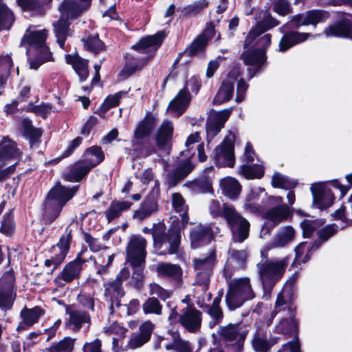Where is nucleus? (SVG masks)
Masks as SVG:
<instances>
[{
  "label": "nucleus",
  "mask_w": 352,
  "mask_h": 352,
  "mask_svg": "<svg viewBox=\"0 0 352 352\" xmlns=\"http://www.w3.org/2000/svg\"><path fill=\"white\" fill-rule=\"evenodd\" d=\"M166 228L164 224L155 225L153 229L144 228V233H151L153 238V244L155 248H162L166 243L168 244V253L175 254L177 252L181 241V228L178 223L175 225L172 221L168 233H165Z\"/></svg>",
  "instance_id": "4"
},
{
  "label": "nucleus",
  "mask_w": 352,
  "mask_h": 352,
  "mask_svg": "<svg viewBox=\"0 0 352 352\" xmlns=\"http://www.w3.org/2000/svg\"><path fill=\"white\" fill-rule=\"evenodd\" d=\"M221 298L216 297L212 302L211 307L209 309V314L212 318L213 321L209 323L210 327H213L217 324L219 323L223 318V312L219 307Z\"/></svg>",
  "instance_id": "51"
},
{
  "label": "nucleus",
  "mask_w": 352,
  "mask_h": 352,
  "mask_svg": "<svg viewBox=\"0 0 352 352\" xmlns=\"http://www.w3.org/2000/svg\"><path fill=\"white\" fill-rule=\"evenodd\" d=\"M131 205L132 204L129 201H113L111 203L109 208L105 212L106 217L109 221H111L119 217L122 212L129 210Z\"/></svg>",
  "instance_id": "44"
},
{
  "label": "nucleus",
  "mask_w": 352,
  "mask_h": 352,
  "mask_svg": "<svg viewBox=\"0 0 352 352\" xmlns=\"http://www.w3.org/2000/svg\"><path fill=\"white\" fill-rule=\"evenodd\" d=\"M274 11L280 16L290 13L291 8L287 0H278L274 5Z\"/></svg>",
  "instance_id": "64"
},
{
  "label": "nucleus",
  "mask_w": 352,
  "mask_h": 352,
  "mask_svg": "<svg viewBox=\"0 0 352 352\" xmlns=\"http://www.w3.org/2000/svg\"><path fill=\"white\" fill-rule=\"evenodd\" d=\"M212 237V231L210 226H203L202 224L196 225L190 231L191 246L193 248H197L208 243Z\"/></svg>",
  "instance_id": "26"
},
{
  "label": "nucleus",
  "mask_w": 352,
  "mask_h": 352,
  "mask_svg": "<svg viewBox=\"0 0 352 352\" xmlns=\"http://www.w3.org/2000/svg\"><path fill=\"white\" fill-rule=\"evenodd\" d=\"M113 258V254L109 255L102 253L98 255V258L96 259V263L100 265V267L98 269V273L102 274L104 272L107 267L111 264Z\"/></svg>",
  "instance_id": "61"
},
{
  "label": "nucleus",
  "mask_w": 352,
  "mask_h": 352,
  "mask_svg": "<svg viewBox=\"0 0 352 352\" xmlns=\"http://www.w3.org/2000/svg\"><path fill=\"white\" fill-rule=\"evenodd\" d=\"M91 0H65L59 6L60 18L54 23V32L57 42L61 48L64 47L65 40L68 35L69 19L79 16L91 5Z\"/></svg>",
  "instance_id": "2"
},
{
  "label": "nucleus",
  "mask_w": 352,
  "mask_h": 352,
  "mask_svg": "<svg viewBox=\"0 0 352 352\" xmlns=\"http://www.w3.org/2000/svg\"><path fill=\"white\" fill-rule=\"evenodd\" d=\"M12 66V61L9 55L0 56V85H3L6 81V76L9 69Z\"/></svg>",
  "instance_id": "60"
},
{
  "label": "nucleus",
  "mask_w": 352,
  "mask_h": 352,
  "mask_svg": "<svg viewBox=\"0 0 352 352\" xmlns=\"http://www.w3.org/2000/svg\"><path fill=\"white\" fill-rule=\"evenodd\" d=\"M208 210L213 217L223 216L231 228L234 241L241 243L248 238L250 223L232 206L223 204L222 210L220 202L212 199L209 203Z\"/></svg>",
  "instance_id": "1"
},
{
  "label": "nucleus",
  "mask_w": 352,
  "mask_h": 352,
  "mask_svg": "<svg viewBox=\"0 0 352 352\" xmlns=\"http://www.w3.org/2000/svg\"><path fill=\"white\" fill-rule=\"evenodd\" d=\"M200 87V80L197 76L191 77L186 82L185 87L180 90L177 95L171 100L168 105L169 110L172 111L177 117L180 116L185 111L190 102L188 89L197 94Z\"/></svg>",
  "instance_id": "7"
},
{
  "label": "nucleus",
  "mask_w": 352,
  "mask_h": 352,
  "mask_svg": "<svg viewBox=\"0 0 352 352\" xmlns=\"http://www.w3.org/2000/svg\"><path fill=\"white\" fill-rule=\"evenodd\" d=\"M82 261L80 258L67 263L56 278V281L60 285H64L78 278L82 270Z\"/></svg>",
  "instance_id": "25"
},
{
  "label": "nucleus",
  "mask_w": 352,
  "mask_h": 352,
  "mask_svg": "<svg viewBox=\"0 0 352 352\" xmlns=\"http://www.w3.org/2000/svg\"><path fill=\"white\" fill-rule=\"evenodd\" d=\"M304 237L309 238L318 227L316 221L305 219L300 223Z\"/></svg>",
  "instance_id": "63"
},
{
  "label": "nucleus",
  "mask_w": 352,
  "mask_h": 352,
  "mask_svg": "<svg viewBox=\"0 0 352 352\" xmlns=\"http://www.w3.org/2000/svg\"><path fill=\"white\" fill-rule=\"evenodd\" d=\"M36 50H38V63H34L32 61L30 62V65L31 69H36L40 65H41L43 63L47 61L51 58V54L50 53V51L47 48V47L45 45V43L43 44V46H39Z\"/></svg>",
  "instance_id": "59"
},
{
  "label": "nucleus",
  "mask_w": 352,
  "mask_h": 352,
  "mask_svg": "<svg viewBox=\"0 0 352 352\" xmlns=\"http://www.w3.org/2000/svg\"><path fill=\"white\" fill-rule=\"evenodd\" d=\"M296 232L292 226H283L277 230L272 240L265 246L264 251L284 248L294 240Z\"/></svg>",
  "instance_id": "15"
},
{
  "label": "nucleus",
  "mask_w": 352,
  "mask_h": 352,
  "mask_svg": "<svg viewBox=\"0 0 352 352\" xmlns=\"http://www.w3.org/2000/svg\"><path fill=\"white\" fill-rule=\"evenodd\" d=\"M91 169V168L87 164L81 160L71 168L69 173L65 176V178L69 182H79Z\"/></svg>",
  "instance_id": "41"
},
{
  "label": "nucleus",
  "mask_w": 352,
  "mask_h": 352,
  "mask_svg": "<svg viewBox=\"0 0 352 352\" xmlns=\"http://www.w3.org/2000/svg\"><path fill=\"white\" fill-rule=\"evenodd\" d=\"M279 22L273 18L269 13H265L263 19L258 22L252 28L245 39V47L252 45L256 38L263 32L277 26Z\"/></svg>",
  "instance_id": "21"
},
{
  "label": "nucleus",
  "mask_w": 352,
  "mask_h": 352,
  "mask_svg": "<svg viewBox=\"0 0 352 352\" xmlns=\"http://www.w3.org/2000/svg\"><path fill=\"white\" fill-rule=\"evenodd\" d=\"M308 33H300L291 32L285 34L279 43V49L281 52H285L292 46L306 41L309 36Z\"/></svg>",
  "instance_id": "34"
},
{
  "label": "nucleus",
  "mask_w": 352,
  "mask_h": 352,
  "mask_svg": "<svg viewBox=\"0 0 352 352\" xmlns=\"http://www.w3.org/2000/svg\"><path fill=\"white\" fill-rule=\"evenodd\" d=\"M185 185L188 186L196 193L209 192L212 190V182L208 178H201Z\"/></svg>",
  "instance_id": "48"
},
{
  "label": "nucleus",
  "mask_w": 352,
  "mask_h": 352,
  "mask_svg": "<svg viewBox=\"0 0 352 352\" xmlns=\"http://www.w3.org/2000/svg\"><path fill=\"white\" fill-rule=\"evenodd\" d=\"M43 314V309L38 307H35L32 309L24 308L21 311L22 321L16 327V330L20 331L32 327L34 323L38 321L39 318Z\"/></svg>",
  "instance_id": "30"
},
{
  "label": "nucleus",
  "mask_w": 352,
  "mask_h": 352,
  "mask_svg": "<svg viewBox=\"0 0 352 352\" xmlns=\"http://www.w3.org/2000/svg\"><path fill=\"white\" fill-rule=\"evenodd\" d=\"M214 28L212 26L208 27L204 33L199 36L191 44L189 47V52L190 54H195L201 51L205 46L209 38H211L213 32Z\"/></svg>",
  "instance_id": "43"
},
{
  "label": "nucleus",
  "mask_w": 352,
  "mask_h": 352,
  "mask_svg": "<svg viewBox=\"0 0 352 352\" xmlns=\"http://www.w3.org/2000/svg\"><path fill=\"white\" fill-rule=\"evenodd\" d=\"M272 185L275 188L287 189L295 187L296 182L294 180L289 179L287 177L283 175L276 173L272 177Z\"/></svg>",
  "instance_id": "50"
},
{
  "label": "nucleus",
  "mask_w": 352,
  "mask_h": 352,
  "mask_svg": "<svg viewBox=\"0 0 352 352\" xmlns=\"http://www.w3.org/2000/svg\"><path fill=\"white\" fill-rule=\"evenodd\" d=\"M313 206L320 210L331 206L334 201V195L331 189L323 184H316L311 186Z\"/></svg>",
  "instance_id": "14"
},
{
  "label": "nucleus",
  "mask_w": 352,
  "mask_h": 352,
  "mask_svg": "<svg viewBox=\"0 0 352 352\" xmlns=\"http://www.w3.org/2000/svg\"><path fill=\"white\" fill-rule=\"evenodd\" d=\"M254 42L251 45L245 47V50L241 54V58L245 65L254 66L256 71L250 75V78H252L259 69L265 64L266 56L264 50H258L256 49H248L252 47Z\"/></svg>",
  "instance_id": "23"
},
{
  "label": "nucleus",
  "mask_w": 352,
  "mask_h": 352,
  "mask_svg": "<svg viewBox=\"0 0 352 352\" xmlns=\"http://www.w3.org/2000/svg\"><path fill=\"white\" fill-rule=\"evenodd\" d=\"M67 314H69V319L66 325L74 331H79L82 324L90 323L89 316L85 311L67 309Z\"/></svg>",
  "instance_id": "31"
},
{
  "label": "nucleus",
  "mask_w": 352,
  "mask_h": 352,
  "mask_svg": "<svg viewBox=\"0 0 352 352\" xmlns=\"http://www.w3.org/2000/svg\"><path fill=\"white\" fill-rule=\"evenodd\" d=\"M290 216L289 207L283 204V201L278 204H273L265 211L263 217L271 222L263 224L261 230V236L268 235L274 227L285 221Z\"/></svg>",
  "instance_id": "8"
},
{
  "label": "nucleus",
  "mask_w": 352,
  "mask_h": 352,
  "mask_svg": "<svg viewBox=\"0 0 352 352\" xmlns=\"http://www.w3.org/2000/svg\"><path fill=\"white\" fill-rule=\"evenodd\" d=\"M47 32L45 30L34 31L29 34H25L23 40L32 48L36 49L39 46H43L45 43Z\"/></svg>",
  "instance_id": "45"
},
{
  "label": "nucleus",
  "mask_w": 352,
  "mask_h": 352,
  "mask_svg": "<svg viewBox=\"0 0 352 352\" xmlns=\"http://www.w3.org/2000/svg\"><path fill=\"white\" fill-rule=\"evenodd\" d=\"M320 245V243L316 242L311 246L307 242L300 243L295 248L296 256L292 265L305 263L309 259L310 254L313 250H316Z\"/></svg>",
  "instance_id": "35"
},
{
  "label": "nucleus",
  "mask_w": 352,
  "mask_h": 352,
  "mask_svg": "<svg viewBox=\"0 0 352 352\" xmlns=\"http://www.w3.org/2000/svg\"><path fill=\"white\" fill-rule=\"evenodd\" d=\"M288 317L283 318L275 327V331L286 336H291L296 331V322L294 319L290 307L287 308Z\"/></svg>",
  "instance_id": "40"
},
{
  "label": "nucleus",
  "mask_w": 352,
  "mask_h": 352,
  "mask_svg": "<svg viewBox=\"0 0 352 352\" xmlns=\"http://www.w3.org/2000/svg\"><path fill=\"white\" fill-rule=\"evenodd\" d=\"M143 311L146 314H160L162 305L159 300L155 298H149L142 305Z\"/></svg>",
  "instance_id": "57"
},
{
  "label": "nucleus",
  "mask_w": 352,
  "mask_h": 352,
  "mask_svg": "<svg viewBox=\"0 0 352 352\" xmlns=\"http://www.w3.org/2000/svg\"><path fill=\"white\" fill-rule=\"evenodd\" d=\"M167 350L173 349L175 352H192V349L188 342L182 340L180 338H174L172 343L166 345Z\"/></svg>",
  "instance_id": "55"
},
{
  "label": "nucleus",
  "mask_w": 352,
  "mask_h": 352,
  "mask_svg": "<svg viewBox=\"0 0 352 352\" xmlns=\"http://www.w3.org/2000/svg\"><path fill=\"white\" fill-rule=\"evenodd\" d=\"M173 124L172 122L168 120H164L156 134L155 139L157 146L168 152L170 149L169 143L173 137Z\"/></svg>",
  "instance_id": "28"
},
{
  "label": "nucleus",
  "mask_w": 352,
  "mask_h": 352,
  "mask_svg": "<svg viewBox=\"0 0 352 352\" xmlns=\"http://www.w3.org/2000/svg\"><path fill=\"white\" fill-rule=\"evenodd\" d=\"M77 189V186L72 188H66L60 184H57L50 191L45 208L47 212H49L52 206H56L53 219L58 217L63 206L72 198Z\"/></svg>",
  "instance_id": "10"
},
{
  "label": "nucleus",
  "mask_w": 352,
  "mask_h": 352,
  "mask_svg": "<svg viewBox=\"0 0 352 352\" xmlns=\"http://www.w3.org/2000/svg\"><path fill=\"white\" fill-rule=\"evenodd\" d=\"M282 201L281 197L268 196L264 188L257 187L251 189L247 195L243 208L247 212L260 214L263 217V213L270 205Z\"/></svg>",
  "instance_id": "6"
},
{
  "label": "nucleus",
  "mask_w": 352,
  "mask_h": 352,
  "mask_svg": "<svg viewBox=\"0 0 352 352\" xmlns=\"http://www.w3.org/2000/svg\"><path fill=\"white\" fill-rule=\"evenodd\" d=\"M221 192L230 199H236L241 191L239 182L232 177H226L219 182Z\"/></svg>",
  "instance_id": "32"
},
{
  "label": "nucleus",
  "mask_w": 352,
  "mask_h": 352,
  "mask_svg": "<svg viewBox=\"0 0 352 352\" xmlns=\"http://www.w3.org/2000/svg\"><path fill=\"white\" fill-rule=\"evenodd\" d=\"M194 168L190 157L182 160H179L175 170L168 173L166 184L168 187L175 186L178 182L184 179Z\"/></svg>",
  "instance_id": "17"
},
{
  "label": "nucleus",
  "mask_w": 352,
  "mask_h": 352,
  "mask_svg": "<svg viewBox=\"0 0 352 352\" xmlns=\"http://www.w3.org/2000/svg\"><path fill=\"white\" fill-rule=\"evenodd\" d=\"M73 348V340L65 338L50 348L46 349L43 352H71Z\"/></svg>",
  "instance_id": "56"
},
{
  "label": "nucleus",
  "mask_w": 352,
  "mask_h": 352,
  "mask_svg": "<svg viewBox=\"0 0 352 352\" xmlns=\"http://www.w3.org/2000/svg\"><path fill=\"white\" fill-rule=\"evenodd\" d=\"M172 205L175 210L180 214L181 223L178 220L173 219L176 223H179L181 230L184 229L188 224L189 218L187 214L188 206L182 195L178 192H175L172 195Z\"/></svg>",
  "instance_id": "29"
},
{
  "label": "nucleus",
  "mask_w": 352,
  "mask_h": 352,
  "mask_svg": "<svg viewBox=\"0 0 352 352\" xmlns=\"http://www.w3.org/2000/svg\"><path fill=\"white\" fill-rule=\"evenodd\" d=\"M255 297L250 280L248 277L234 278L229 283V289L226 297L227 306L230 310H234L246 300Z\"/></svg>",
  "instance_id": "5"
},
{
  "label": "nucleus",
  "mask_w": 352,
  "mask_h": 352,
  "mask_svg": "<svg viewBox=\"0 0 352 352\" xmlns=\"http://www.w3.org/2000/svg\"><path fill=\"white\" fill-rule=\"evenodd\" d=\"M156 270L158 275L179 280L182 275L181 267L176 264L170 263H160L157 265Z\"/></svg>",
  "instance_id": "39"
},
{
  "label": "nucleus",
  "mask_w": 352,
  "mask_h": 352,
  "mask_svg": "<svg viewBox=\"0 0 352 352\" xmlns=\"http://www.w3.org/2000/svg\"><path fill=\"white\" fill-rule=\"evenodd\" d=\"M2 280L6 283V285L2 288L0 287V307L5 309H10L14 301V275L12 273H6Z\"/></svg>",
  "instance_id": "24"
},
{
  "label": "nucleus",
  "mask_w": 352,
  "mask_h": 352,
  "mask_svg": "<svg viewBox=\"0 0 352 352\" xmlns=\"http://www.w3.org/2000/svg\"><path fill=\"white\" fill-rule=\"evenodd\" d=\"M165 37L166 34L164 32L146 36L142 38L135 45L133 46V48L141 53H148L151 54V56H153L162 45Z\"/></svg>",
  "instance_id": "22"
},
{
  "label": "nucleus",
  "mask_w": 352,
  "mask_h": 352,
  "mask_svg": "<svg viewBox=\"0 0 352 352\" xmlns=\"http://www.w3.org/2000/svg\"><path fill=\"white\" fill-rule=\"evenodd\" d=\"M220 336L228 341L237 340L239 347L243 346L248 331L242 329L239 324H230L225 327H221L218 331Z\"/></svg>",
  "instance_id": "27"
},
{
  "label": "nucleus",
  "mask_w": 352,
  "mask_h": 352,
  "mask_svg": "<svg viewBox=\"0 0 352 352\" xmlns=\"http://www.w3.org/2000/svg\"><path fill=\"white\" fill-rule=\"evenodd\" d=\"M239 173L246 179H260L264 175V168L260 164L242 165L240 167Z\"/></svg>",
  "instance_id": "47"
},
{
  "label": "nucleus",
  "mask_w": 352,
  "mask_h": 352,
  "mask_svg": "<svg viewBox=\"0 0 352 352\" xmlns=\"http://www.w3.org/2000/svg\"><path fill=\"white\" fill-rule=\"evenodd\" d=\"M157 210V205L155 201H144L140 208L135 211L133 214V218L138 220L142 221L145 218L149 217L152 213Z\"/></svg>",
  "instance_id": "46"
},
{
  "label": "nucleus",
  "mask_w": 352,
  "mask_h": 352,
  "mask_svg": "<svg viewBox=\"0 0 352 352\" xmlns=\"http://www.w3.org/2000/svg\"><path fill=\"white\" fill-rule=\"evenodd\" d=\"M208 5L207 0H199L184 8V13L186 16H195L206 8Z\"/></svg>",
  "instance_id": "58"
},
{
  "label": "nucleus",
  "mask_w": 352,
  "mask_h": 352,
  "mask_svg": "<svg viewBox=\"0 0 352 352\" xmlns=\"http://www.w3.org/2000/svg\"><path fill=\"white\" fill-rule=\"evenodd\" d=\"M267 252L261 251L262 260L257 263L256 268L264 291L270 290L285 273L289 258L267 259Z\"/></svg>",
  "instance_id": "3"
},
{
  "label": "nucleus",
  "mask_w": 352,
  "mask_h": 352,
  "mask_svg": "<svg viewBox=\"0 0 352 352\" xmlns=\"http://www.w3.org/2000/svg\"><path fill=\"white\" fill-rule=\"evenodd\" d=\"M128 276L129 272L123 270L116 276L115 280L104 285V296L107 299L111 302L110 307L111 313L115 306L119 307L120 305L119 299L122 298L124 294L122 287V280L126 279Z\"/></svg>",
  "instance_id": "12"
},
{
  "label": "nucleus",
  "mask_w": 352,
  "mask_h": 352,
  "mask_svg": "<svg viewBox=\"0 0 352 352\" xmlns=\"http://www.w3.org/2000/svg\"><path fill=\"white\" fill-rule=\"evenodd\" d=\"M182 325L190 332H197L201 324V313L192 307L184 309L179 316Z\"/></svg>",
  "instance_id": "20"
},
{
  "label": "nucleus",
  "mask_w": 352,
  "mask_h": 352,
  "mask_svg": "<svg viewBox=\"0 0 352 352\" xmlns=\"http://www.w3.org/2000/svg\"><path fill=\"white\" fill-rule=\"evenodd\" d=\"M14 21L12 12L0 0V30L9 28Z\"/></svg>",
  "instance_id": "49"
},
{
  "label": "nucleus",
  "mask_w": 352,
  "mask_h": 352,
  "mask_svg": "<svg viewBox=\"0 0 352 352\" xmlns=\"http://www.w3.org/2000/svg\"><path fill=\"white\" fill-rule=\"evenodd\" d=\"M232 109L215 112L210 115L206 123V133L208 140H212L224 126L225 122L229 118Z\"/></svg>",
  "instance_id": "16"
},
{
  "label": "nucleus",
  "mask_w": 352,
  "mask_h": 352,
  "mask_svg": "<svg viewBox=\"0 0 352 352\" xmlns=\"http://www.w3.org/2000/svg\"><path fill=\"white\" fill-rule=\"evenodd\" d=\"M238 76L239 72L236 69L232 70L228 74L214 98V103L221 104L232 98L234 90V83Z\"/></svg>",
  "instance_id": "18"
},
{
  "label": "nucleus",
  "mask_w": 352,
  "mask_h": 352,
  "mask_svg": "<svg viewBox=\"0 0 352 352\" xmlns=\"http://www.w3.org/2000/svg\"><path fill=\"white\" fill-rule=\"evenodd\" d=\"M146 241L139 235H133L127 248V257L131 265L144 263Z\"/></svg>",
  "instance_id": "13"
},
{
  "label": "nucleus",
  "mask_w": 352,
  "mask_h": 352,
  "mask_svg": "<svg viewBox=\"0 0 352 352\" xmlns=\"http://www.w3.org/2000/svg\"><path fill=\"white\" fill-rule=\"evenodd\" d=\"M70 241V233H67L65 235H63L60 237L58 243L55 246L52 247L54 256L45 261V264L46 266L50 267L54 265V267H56L64 261L69 249Z\"/></svg>",
  "instance_id": "19"
},
{
  "label": "nucleus",
  "mask_w": 352,
  "mask_h": 352,
  "mask_svg": "<svg viewBox=\"0 0 352 352\" xmlns=\"http://www.w3.org/2000/svg\"><path fill=\"white\" fill-rule=\"evenodd\" d=\"M215 256L214 252L204 258L194 259V268L196 271L195 283L203 291L208 289L210 283V277L212 273Z\"/></svg>",
  "instance_id": "11"
},
{
  "label": "nucleus",
  "mask_w": 352,
  "mask_h": 352,
  "mask_svg": "<svg viewBox=\"0 0 352 352\" xmlns=\"http://www.w3.org/2000/svg\"><path fill=\"white\" fill-rule=\"evenodd\" d=\"M85 46L87 50L94 53H98L104 50L103 43L98 38V35L89 36L87 38H82Z\"/></svg>",
  "instance_id": "53"
},
{
  "label": "nucleus",
  "mask_w": 352,
  "mask_h": 352,
  "mask_svg": "<svg viewBox=\"0 0 352 352\" xmlns=\"http://www.w3.org/2000/svg\"><path fill=\"white\" fill-rule=\"evenodd\" d=\"M104 158V155L100 147L94 146L88 148L83 156V161L91 168L100 163Z\"/></svg>",
  "instance_id": "42"
},
{
  "label": "nucleus",
  "mask_w": 352,
  "mask_h": 352,
  "mask_svg": "<svg viewBox=\"0 0 352 352\" xmlns=\"http://www.w3.org/2000/svg\"><path fill=\"white\" fill-rule=\"evenodd\" d=\"M324 34L326 37L330 36H349L351 32V23L348 19H343L338 24L331 25L325 29Z\"/></svg>",
  "instance_id": "38"
},
{
  "label": "nucleus",
  "mask_w": 352,
  "mask_h": 352,
  "mask_svg": "<svg viewBox=\"0 0 352 352\" xmlns=\"http://www.w3.org/2000/svg\"><path fill=\"white\" fill-rule=\"evenodd\" d=\"M156 124L155 118L151 114H146V117L140 121L134 131V138L142 140L149 135Z\"/></svg>",
  "instance_id": "36"
},
{
  "label": "nucleus",
  "mask_w": 352,
  "mask_h": 352,
  "mask_svg": "<svg viewBox=\"0 0 352 352\" xmlns=\"http://www.w3.org/2000/svg\"><path fill=\"white\" fill-rule=\"evenodd\" d=\"M252 346L256 352H268L271 347L266 336L256 333L252 341Z\"/></svg>",
  "instance_id": "54"
},
{
  "label": "nucleus",
  "mask_w": 352,
  "mask_h": 352,
  "mask_svg": "<svg viewBox=\"0 0 352 352\" xmlns=\"http://www.w3.org/2000/svg\"><path fill=\"white\" fill-rule=\"evenodd\" d=\"M20 155L16 143L8 138H3L0 142V162L3 163L17 158Z\"/></svg>",
  "instance_id": "33"
},
{
  "label": "nucleus",
  "mask_w": 352,
  "mask_h": 352,
  "mask_svg": "<svg viewBox=\"0 0 352 352\" xmlns=\"http://www.w3.org/2000/svg\"><path fill=\"white\" fill-rule=\"evenodd\" d=\"M126 94V92L120 91L113 95L107 96L102 104V108L104 111H107L110 108L117 106L121 98Z\"/></svg>",
  "instance_id": "62"
},
{
  "label": "nucleus",
  "mask_w": 352,
  "mask_h": 352,
  "mask_svg": "<svg viewBox=\"0 0 352 352\" xmlns=\"http://www.w3.org/2000/svg\"><path fill=\"white\" fill-rule=\"evenodd\" d=\"M305 16L306 23L308 25H316L329 17V14L323 10H311L307 12Z\"/></svg>",
  "instance_id": "52"
},
{
  "label": "nucleus",
  "mask_w": 352,
  "mask_h": 352,
  "mask_svg": "<svg viewBox=\"0 0 352 352\" xmlns=\"http://www.w3.org/2000/svg\"><path fill=\"white\" fill-rule=\"evenodd\" d=\"M65 59L68 64L72 65L80 81L85 80L88 76L87 61L77 54L67 55Z\"/></svg>",
  "instance_id": "37"
},
{
  "label": "nucleus",
  "mask_w": 352,
  "mask_h": 352,
  "mask_svg": "<svg viewBox=\"0 0 352 352\" xmlns=\"http://www.w3.org/2000/svg\"><path fill=\"white\" fill-rule=\"evenodd\" d=\"M234 142L235 135L230 132L221 144L215 148L213 159L217 166H234L235 163Z\"/></svg>",
  "instance_id": "9"
}]
</instances>
